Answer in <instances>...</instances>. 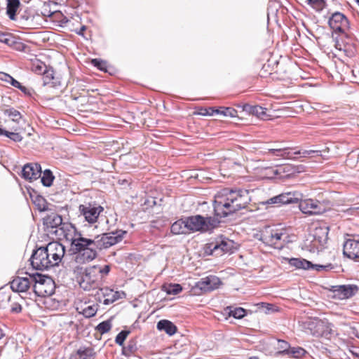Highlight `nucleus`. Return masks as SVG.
I'll list each match as a JSON object with an SVG mask.
<instances>
[{"instance_id": "obj_32", "label": "nucleus", "mask_w": 359, "mask_h": 359, "mask_svg": "<svg viewBox=\"0 0 359 359\" xmlns=\"http://www.w3.org/2000/svg\"><path fill=\"white\" fill-rule=\"evenodd\" d=\"M328 230L327 227L316 229L314 238L315 240H317L318 238V241L321 245H323L327 240Z\"/></svg>"}, {"instance_id": "obj_38", "label": "nucleus", "mask_w": 359, "mask_h": 359, "mask_svg": "<svg viewBox=\"0 0 359 359\" xmlns=\"http://www.w3.org/2000/svg\"><path fill=\"white\" fill-rule=\"evenodd\" d=\"M54 176L52 172L47 169L45 170L41 177V182L45 187H50L53 184Z\"/></svg>"}, {"instance_id": "obj_61", "label": "nucleus", "mask_w": 359, "mask_h": 359, "mask_svg": "<svg viewBox=\"0 0 359 359\" xmlns=\"http://www.w3.org/2000/svg\"><path fill=\"white\" fill-rule=\"evenodd\" d=\"M5 336V334L1 328H0V340Z\"/></svg>"}, {"instance_id": "obj_34", "label": "nucleus", "mask_w": 359, "mask_h": 359, "mask_svg": "<svg viewBox=\"0 0 359 359\" xmlns=\"http://www.w3.org/2000/svg\"><path fill=\"white\" fill-rule=\"evenodd\" d=\"M250 113L261 119H266L268 117L266 109L258 105L251 107Z\"/></svg>"}, {"instance_id": "obj_11", "label": "nucleus", "mask_w": 359, "mask_h": 359, "mask_svg": "<svg viewBox=\"0 0 359 359\" xmlns=\"http://www.w3.org/2000/svg\"><path fill=\"white\" fill-rule=\"evenodd\" d=\"M51 232L55 233L60 239L64 238L70 242L71 247L74 245V241L82 235L76 231L74 226L67 222H64L61 227L52 230Z\"/></svg>"}, {"instance_id": "obj_13", "label": "nucleus", "mask_w": 359, "mask_h": 359, "mask_svg": "<svg viewBox=\"0 0 359 359\" xmlns=\"http://www.w3.org/2000/svg\"><path fill=\"white\" fill-rule=\"evenodd\" d=\"M234 242L227 238H221L215 243L209 244L210 254L215 256H220L224 253L231 252L234 248Z\"/></svg>"}, {"instance_id": "obj_63", "label": "nucleus", "mask_w": 359, "mask_h": 359, "mask_svg": "<svg viewBox=\"0 0 359 359\" xmlns=\"http://www.w3.org/2000/svg\"><path fill=\"white\" fill-rule=\"evenodd\" d=\"M248 359H259V358H257V357H250Z\"/></svg>"}, {"instance_id": "obj_31", "label": "nucleus", "mask_w": 359, "mask_h": 359, "mask_svg": "<svg viewBox=\"0 0 359 359\" xmlns=\"http://www.w3.org/2000/svg\"><path fill=\"white\" fill-rule=\"evenodd\" d=\"M31 198L33 203L40 212L48 210V203L43 196L39 195H31Z\"/></svg>"}, {"instance_id": "obj_14", "label": "nucleus", "mask_w": 359, "mask_h": 359, "mask_svg": "<svg viewBox=\"0 0 359 359\" xmlns=\"http://www.w3.org/2000/svg\"><path fill=\"white\" fill-rule=\"evenodd\" d=\"M31 264L36 270H45L53 267L51 262L46 257L43 247L34 251L31 258Z\"/></svg>"}, {"instance_id": "obj_16", "label": "nucleus", "mask_w": 359, "mask_h": 359, "mask_svg": "<svg viewBox=\"0 0 359 359\" xmlns=\"http://www.w3.org/2000/svg\"><path fill=\"white\" fill-rule=\"evenodd\" d=\"M343 254L350 259L359 261V240L348 238L343 244Z\"/></svg>"}, {"instance_id": "obj_41", "label": "nucleus", "mask_w": 359, "mask_h": 359, "mask_svg": "<svg viewBox=\"0 0 359 359\" xmlns=\"http://www.w3.org/2000/svg\"><path fill=\"white\" fill-rule=\"evenodd\" d=\"M306 353V351L302 347H290L289 351L287 353V355L292 356L293 358H299L304 356Z\"/></svg>"}, {"instance_id": "obj_30", "label": "nucleus", "mask_w": 359, "mask_h": 359, "mask_svg": "<svg viewBox=\"0 0 359 359\" xmlns=\"http://www.w3.org/2000/svg\"><path fill=\"white\" fill-rule=\"evenodd\" d=\"M289 263L291 266L297 269H311L312 263L304 259L292 258L290 259Z\"/></svg>"}, {"instance_id": "obj_43", "label": "nucleus", "mask_w": 359, "mask_h": 359, "mask_svg": "<svg viewBox=\"0 0 359 359\" xmlns=\"http://www.w3.org/2000/svg\"><path fill=\"white\" fill-rule=\"evenodd\" d=\"M290 347V344L286 341L280 339L278 340L277 348L278 349V353L287 355L289 351Z\"/></svg>"}, {"instance_id": "obj_56", "label": "nucleus", "mask_w": 359, "mask_h": 359, "mask_svg": "<svg viewBox=\"0 0 359 359\" xmlns=\"http://www.w3.org/2000/svg\"><path fill=\"white\" fill-rule=\"evenodd\" d=\"M22 311V306L20 304H16L15 306H13L11 308V311L13 313H18L21 312Z\"/></svg>"}, {"instance_id": "obj_35", "label": "nucleus", "mask_w": 359, "mask_h": 359, "mask_svg": "<svg viewBox=\"0 0 359 359\" xmlns=\"http://www.w3.org/2000/svg\"><path fill=\"white\" fill-rule=\"evenodd\" d=\"M216 114H221L226 117H236L237 111L231 107H220L215 109Z\"/></svg>"}, {"instance_id": "obj_47", "label": "nucleus", "mask_w": 359, "mask_h": 359, "mask_svg": "<svg viewBox=\"0 0 359 359\" xmlns=\"http://www.w3.org/2000/svg\"><path fill=\"white\" fill-rule=\"evenodd\" d=\"M182 290V287L179 284H173V285H169L166 289L165 291L168 294H177L180 293Z\"/></svg>"}, {"instance_id": "obj_2", "label": "nucleus", "mask_w": 359, "mask_h": 359, "mask_svg": "<svg viewBox=\"0 0 359 359\" xmlns=\"http://www.w3.org/2000/svg\"><path fill=\"white\" fill-rule=\"evenodd\" d=\"M71 249L74 254V261L79 264L92 262L97 257V251L100 250L95 236L93 238H88L82 235L74 241Z\"/></svg>"}, {"instance_id": "obj_54", "label": "nucleus", "mask_w": 359, "mask_h": 359, "mask_svg": "<svg viewBox=\"0 0 359 359\" xmlns=\"http://www.w3.org/2000/svg\"><path fill=\"white\" fill-rule=\"evenodd\" d=\"M9 83L16 88H19L21 87V83L15 80L13 77H11V79L9 81Z\"/></svg>"}, {"instance_id": "obj_4", "label": "nucleus", "mask_w": 359, "mask_h": 359, "mask_svg": "<svg viewBox=\"0 0 359 359\" xmlns=\"http://www.w3.org/2000/svg\"><path fill=\"white\" fill-rule=\"evenodd\" d=\"M80 287L86 291H92L93 293L100 289L102 285V278L94 266L85 270L81 280Z\"/></svg>"}, {"instance_id": "obj_58", "label": "nucleus", "mask_w": 359, "mask_h": 359, "mask_svg": "<svg viewBox=\"0 0 359 359\" xmlns=\"http://www.w3.org/2000/svg\"><path fill=\"white\" fill-rule=\"evenodd\" d=\"M272 168H269L267 169H266V175L267 176L268 178H270V179H275V177H272L271 176H273V172L271 171H269L270 169H271Z\"/></svg>"}, {"instance_id": "obj_3", "label": "nucleus", "mask_w": 359, "mask_h": 359, "mask_svg": "<svg viewBox=\"0 0 359 359\" xmlns=\"http://www.w3.org/2000/svg\"><path fill=\"white\" fill-rule=\"evenodd\" d=\"M31 279L34 282V292L37 296L46 297L54 294L55 285L51 278L36 273L32 275Z\"/></svg>"}, {"instance_id": "obj_64", "label": "nucleus", "mask_w": 359, "mask_h": 359, "mask_svg": "<svg viewBox=\"0 0 359 359\" xmlns=\"http://www.w3.org/2000/svg\"><path fill=\"white\" fill-rule=\"evenodd\" d=\"M357 4L359 6V0H355Z\"/></svg>"}, {"instance_id": "obj_19", "label": "nucleus", "mask_w": 359, "mask_h": 359, "mask_svg": "<svg viewBox=\"0 0 359 359\" xmlns=\"http://www.w3.org/2000/svg\"><path fill=\"white\" fill-rule=\"evenodd\" d=\"M220 279L215 276H209L199 280L196 287L203 292H210L217 289L221 285Z\"/></svg>"}, {"instance_id": "obj_24", "label": "nucleus", "mask_w": 359, "mask_h": 359, "mask_svg": "<svg viewBox=\"0 0 359 359\" xmlns=\"http://www.w3.org/2000/svg\"><path fill=\"white\" fill-rule=\"evenodd\" d=\"M308 329L313 336H322L324 332V323L320 320L314 319L309 323Z\"/></svg>"}, {"instance_id": "obj_9", "label": "nucleus", "mask_w": 359, "mask_h": 359, "mask_svg": "<svg viewBox=\"0 0 359 359\" xmlns=\"http://www.w3.org/2000/svg\"><path fill=\"white\" fill-rule=\"evenodd\" d=\"M330 27L336 33H345L349 29V20L341 12H334L328 19Z\"/></svg>"}, {"instance_id": "obj_23", "label": "nucleus", "mask_w": 359, "mask_h": 359, "mask_svg": "<svg viewBox=\"0 0 359 359\" xmlns=\"http://www.w3.org/2000/svg\"><path fill=\"white\" fill-rule=\"evenodd\" d=\"M95 355L94 351L90 347H81L75 353H72L69 359H92Z\"/></svg>"}, {"instance_id": "obj_50", "label": "nucleus", "mask_w": 359, "mask_h": 359, "mask_svg": "<svg viewBox=\"0 0 359 359\" xmlns=\"http://www.w3.org/2000/svg\"><path fill=\"white\" fill-rule=\"evenodd\" d=\"M110 266L109 265H104L102 267H97V271L100 275V277L102 278L103 275H107L109 272L110 271Z\"/></svg>"}, {"instance_id": "obj_46", "label": "nucleus", "mask_w": 359, "mask_h": 359, "mask_svg": "<svg viewBox=\"0 0 359 359\" xmlns=\"http://www.w3.org/2000/svg\"><path fill=\"white\" fill-rule=\"evenodd\" d=\"M97 311L96 305L88 306L83 310V315L86 318H90L94 316Z\"/></svg>"}, {"instance_id": "obj_20", "label": "nucleus", "mask_w": 359, "mask_h": 359, "mask_svg": "<svg viewBox=\"0 0 359 359\" xmlns=\"http://www.w3.org/2000/svg\"><path fill=\"white\" fill-rule=\"evenodd\" d=\"M41 175V168L39 163H27L22 170V177L26 180H37Z\"/></svg>"}, {"instance_id": "obj_25", "label": "nucleus", "mask_w": 359, "mask_h": 359, "mask_svg": "<svg viewBox=\"0 0 359 359\" xmlns=\"http://www.w3.org/2000/svg\"><path fill=\"white\" fill-rule=\"evenodd\" d=\"M156 327L160 331H164L167 334L172 336L177 332V327L170 320H161L158 322Z\"/></svg>"}, {"instance_id": "obj_53", "label": "nucleus", "mask_w": 359, "mask_h": 359, "mask_svg": "<svg viewBox=\"0 0 359 359\" xmlns=\"http://www.w3.org/2000/svg\"><path fill=\"white\" fill-rule=\"evenodd\" d=\"M11 41V38L7 34L0 32V42L10 45Z\"/></svg>"}, {"instance_id": "obj_60", "label": "nucleus", "mask_w": 359, "mask_h": 359, "mask_svg": "<svg viewBox=\"0 0 359 359\" xmlns=\"http://www.w3.org/2000/svg\"><path fill=\"white\" fill-rule=\"evenodd\" d=\"M353 75L356 77L358 75L359 76V69H354L352 70Z\"/></svg>"}, {"instance_id": "obj_22", "label": "nucleus", "mask_w": 359, "mask_h": 359, "mask_svg": "<svg viewBox=\"0 0 359 359\" xmlns=\"http://www.w3.org/2000/svg\"><path fill=\"white\" fill-rule=\"evenodd\" d=\"M43 86H50V87L56 88L60 86V81L54 76V71L51 67L42 74Z\"/></svg>"}, {"instance_id": "obj_6", "label": "nucleus", "mask_w": 359, "mask_h": 359, "mask_svg": "<svg viewBox=\"0 0 359 359\" xmlns=\"http://www.w3.org/2000/svg\"><path fill=\"white\" fill-rule=\"evenodd\" d=\"M43 248L52 266H57L65 255V246L58 242H50Z\"/></svg>"}, {"instance_id": "obj_55", "label": "nucleus", "mask_w": 359, "mask_h": 359, "mask_svg": "<svg viewBox=\"0 0 359 359\" xmlns=\"http://www.w3.org/2000/svg\"><path fill=\"white\" fill-rule=\"evenodd\" d=\"M11 76L6 73H1L0 79L7 83H9V81L11 79Z\"/></svg>"}, {"instance_id": "obj_40", "label": "nucleus", "mask_w": 359, "mask_h": 359, "mask_svg": "<svg viewBox=\"0 0 359 359\" xmlns=\"http://www.w3.org/2000/svg\"><path fill=\"white\" fill-rule=\"evenodd\" d=\"M48 67L45 63L41 61H36L32 64V71L38 74H43L47 69Z\"/></svg>"}, {"instance_id": "obj_62", "label": "nucleus", "mask_w": 359, "mask_h": 359, "mask_svg": "<svg viewBox=\"0 0 359 359\" xmlns=\"http://www.w3.org/2000/svg\"><path fill=\"white\" fill-rule=\"evenodd\" d=\"M20 18H21L22 19H24V20H28V17H27V16H26V15H20Z\"/></svg>"}, {"instance_id": "obj_29", "label": "nucleus", "mask_w": 359, "mask_h": 359, "mask_svg": "<svg viewBox=\"0 0 359 359\" xmlns=\"http://www.w3.org/2000/svg\"><path fill=\"white\" fill-rule=\"evenodd\" d=\"M290 147H284V148H271L269 149V152L271 153L273 155L280 157L282 158L287 159H295V157H293L290 152L288 151L289 149H291Z\"/></svg>"}, {"instance_id": "obj_44", "label": "nucleus", "mask_w": 359, "mask_h": 359, "mask_svg": "<svg viewBox=\"0 0 359 359\" xmlns=\"http://www.w3.org/2000/svg\"><path fill=\"white\" fill-rule=\"evenodd\" d=\"M111 328V323L109 320L103 321L97 326V330L102 334L108 332Z\"/></svg>"}, {"instance_id": "obj_26", "label": "nucleus", "mask_w": 359, "mask_h": 359, "mask_svg": "<svg viewBox=\"0 0 359 359\" xmlns=\"http://www.w3.org/2000/svg\"><path fill=\"white\" fill-rule=\"evenodd\" d=\"M187 224L185 219H181L175 222L170 228V231L173 234H187L188 233Z\"/></svg>"}, {"instance_id": "obj_10", "label": "nucleus", "mask_w": 359, "mask_h": 359, "mask_svg": "<svg viewBox=\"0 0 359 359\" xmlns=\"http://www.w3.org/2000/svg\"><path fill=\"white\" fill-rule=\"evenodd\" d=\"M283 236L284 233L278 232L277 230L266 229L262 233L261 240L266 245L276 249H281L285 245V241L283 239Z\"/></svg>"}, {"instance_id": "obj_37", "label": "nucleus", "mask_w": 359, "mask_h": 359, "mask_svg": "<svg viewBox=\"0 0 359 359\" xmlns=\"http://www.w3.org/2000/svg\"><path fill=\"white\" fill-rule=\"evenodd\" d=\"M226 309L229 310V315L230 316H233V318L237 319H241L243 318L246 314L245 310L241 307L233 309L232 307L229 306L227 307Z\"/></svg>"}, {"instance_id": "obj_17", "label": "nucleus", "mask_w": 359, "mask_h": 359, "mask_svg": "<svg viewBox=\"0 0 359 359\" xmlns=\"http://www.w3.org/2000/svg\"><path fill=\"white\" fill-rule=\"evenodd\" d=\"M359 288L355 285H342L333 287L334 297L339 299H346L355 294Z\"/></svg>"}, {"instance_id": "obj_57", "label": "nucleus", "mask_w": 359, "mask_h": 359, "mask_svg": "<svg viewBox=\"0 0 359 359\" xmlns=\"http://www.w3.org/2000/svg\"><path fill=\"white\" fill-rule=\"evenodd\" d=\"M18 89L20 90L25 94L30 95L29 90L22 85H21V87L19 88Z\"/></svg>"}, {"instance_id": "obj_8", "label": "nucleus", "mask_w": 359, "mask_h": 359, "mask_svg": "<svg viewBox=\"0 0 359 359\" xmlns=\"http://www.w3.org/2000/svg\"><path fill=\"white\" fill-rule=\"evenodd\" d=\"M95 299L99 302L108 305L115 301L122 299L125 296L123 292L114 291L109 287H100L95 293H92Z\"/></svg>"}, {"instance_id": "obj_33", "label": "nucleus", "mask_w": 359, "mask_h": 359, "mask_svg": "<svg viewBox=\"0 0 359 359\" xmlns=\"http://www.w3.org/2000/svg\"><path fill=\"white\" fill-rule=\"evenodd\" d=\"M346 163L350 166L359 168V151H352L348 154Z\"/></svg>"}, {"instance_id": "obj_28", "label": "nucleus", "mask_w": 359, "mask_h": 359, "mask_svg": "<svg viewBox=\"0 0 359 359\" xmlns=\"http://www.w3.org/2000/svg\"><path fill=\"white\" fill-rule=\"evenodd\" d=\"M20 5V2L19 0H7L6 13L11 20H15V13Z\"/></svg>"}, {"instance_id": "obj_15", "label": "nucleus", "mask_w": 359, "mask_h": 359, "mask_svg": "<svg viewBox=\"0 0 359 359\" xmlns=\"http://www.w3.org/2000/svg\"><path fill=\"white\" fill-rule=\"evenodd\" d=\"M300 210L307 215H320L325 211L324 205L318 201L311 198L299 200Z\"/></svg>"}, {"instance_id": "obj_48", "label": "nucleus", "mask_w": 359, "mask_h": 359, "mask_svg": "<svg viewBox=\"0 0 359 359\" xmlns=\"http://www.w3.org/2000/svg\"><path fill=\"white\" fill-rule=\"evenodd\" d=\"M215 109L212 107H209V108L201 107L198 109L197 114L202 115V116H212L215 114Z\"/></svg>"}, {"instance_id": "obj_39", "label": "nucleus", "mask_w": 359, "mask_h": 359, "mask_svg": "<svg viewBox=\"0 0 359 359\" xmlns=\"http://www.w3.org/2000/svg\"><path fill=\"white\" fill-rule=\"evenodd\" d=\"M327 0H306V3L318 11H321L325 6Z\"/></svg>"}, {"instance_id": "obj_59", "label": "nucleus", "mask_w": 359, "mask_h": 359, "mask_svg": "<svg viewBox=\"0 0 359 359\" xmlns=\"http://www.w3.org/2000/svg\"><path fill=\"white\" fill-rule=\"evenodd\" d=\"M86 26H81L78 31H76V33L79 35H83V32L86 30Z\"/></svg>"}, {"instance_id": "obj_5", "label": "nucleus", "mask_w": 359, "mask_h": 359, "mask_svg": "<svg viewBox=\"0 0 359 359\" xmlns=\"http://www.w3.org/2000/svg\"><path fill=\"white\" fill-rule=\"evenodd\" d=\"M302 198H303V194L302 193L299 191H289L273 196L262 202V203L264 205H276L280 206L282 205L298 203Z\"/></svg>"}, {"instance_id": "obj_1", "label": "nucleus", "mask_w": 359, "mask_h": 359, "mask_svg": "<svg viewBox=\"0 0 359 359\" xmlns=\"http://www.w3.org/2000/svg\"><path fill=\"white\" fill-rule=\"evenodd\" d=\"M251 201L246 189H223L215 196L214 212L215 217H203L197 215L186 217L188 233L194 231L207 232L218 226L220 218L226 217L245 208Z\"/></svg>"}, {"instance_id": "obj_52", "label": "nucleus", "mask_w": 359, "mask_h": 359, "mask_svg": "<svg viewBox=\"0 0 359 359\" xmlns=\"http://www.w3.org/2000/svg\"><path fill=\"white\" fill-rule=\"evenodd\" d=\"M92 64L95 67H97L100 70H104V69L105 63L103 61H102V60H100L98 59H93L92 60Z\"/></svg>"}, {"instance_id": "obj_27", "label": "nucleus", "mask_w": 359, "mask_h": 359, "mask_svg": "<svg viewBox=\"0 0 359 359\" xmlns=\"http://www.w3.org/2000/svg\"><path fill=\"white\" fill-rule=\"evenodd\" d=\"M63 224L64 222H62V217L57 214L52 213L46 219V224L47 225V227H50L52 229H57L59 227H61Z\"/></svg>"}, {"instance_id": "obj_18", "label": "nucleus", "mask_w": 359, "mask_h": 359, "mask_svg": "<svg viewBox=\"0 0 359 359\" xmlns=\"http://www.w3.org/2000/svg\"><path fill=\"white\" fill-rule=\"evenodd\" d=\"M273 172L272 177L285 180L291 177L296 172V168L291 164H285L274 167L269 170Z\"/></svg>"}, {"instance_id": "obj_7", "label": "nucleus", "mask_w": 359, "mask_h": 359, "mask_svg": "<svg viewBox=\"0 0 359 359\" xmlns=\"http://www.w3.org/2000/svg\"><path fill=\"white\" fill-rule=\"evenodd\" d=\"M125 234H126V231L117 230L96 236L95 238L99 244L100 250L109 248L118 243L123 239Z\"/></svg>"}, {"instance_id": "obj_42", "label": "nucleus", "mask_w": 359, "mask_h": 359, "mask_svg": "<svg viewBox=\"0 0 359 359\" xmlns=\"http://www.w3.org/2000/svg\"><path fill=\"white\" fill-rule=\"evenodd\" d=\"M2 132L3 133L0 134V135H5L15 142H21L22 140V136L18 133L8 132L4 129H2Z\"/></svg>"}, {"instance_id": "obj_21", "label": "nucleus", "mask_w": 359, "mask_h": 359, "mask_svg": "<svg viewBox=\"0 0 359 359\" xmlns=\"http://www.w3.org/2000/svg\"><path fill=\"white\" fill-rule=\"evenodd\" d=\"M32 275L27 277H17L11 283V288L13 292H24L30 287L31 283H34L31 279Z\"/></svg>"}, {"instance_id": "obj_49", "label": "nucleus", "mask_w": 359, "mask_h": 359, "mask_svg": "<svg viewBox=\"0 0 359 359\" xmlns=\"http://www.w3.org/2000/svg\"><path fill=\"white\" fill-rule=\"evenodd\" d=\"M319 153H320V151H317V150H304V151L299 150V151H294V154H295V155L301 154L302 157H307L308 156H309L311 154H318Z\"/></svg>"}, {"instance_id": "obj_12", "label": "nucleus", "mask_w": 359, "mask_h": 359, "mask_svg": "<svg viewBox=\"0 0 359 359\" xmlns=\"http://www.w3.org/2000/svg\"><path fill=\"white\" fill-rule=\"evenodd\" d=\"M103 210L101 205L92 203L81 204L79 207L80 215H83L85 220L90 224L97 222L99 215Z\"/></svg>"}, {"instance_id": "obj_51", "label": "nucleus", "mask_w": 359, "mask_h": 359, "mask_svg": "<svg viewBox=\"0 0 359 359\" xmlns=\"http://www.w3.org/2000/svg\"><path fill=\"white\" fill-rule=\"evenodd\" d=\"M331 264L327 265H319V264H312V266H311V269H314L316 271H320V270H328L332 269Z\"/></svg>"}, {"instance_id": "obj_36", "label": "nucleus", "mask_w": 359, "mask_h": 359, "mask_svg": "<svg viewBox=\"0 0 359 359\" xmlns=\"http://www.w3.org/2000/svg\"><path fill=\"white\" fill-rule=\"evenodd\" d=\"M4 114L6 116H9L13 121L19 123L20 120L22 118V115L18 110L14 108H8L4 111Z\"/></svg>"}, {"instance_id": "obj_45", "label": "nucleus", "mask_w": 359, "mask_h": 359, "mask_svg": "<svg viewBox=\"0 0 359 359\" xmlns=\"http://www.w3.org/2000/svg\"><path fill=\"white\" fill-rule=\"evenodd\" d=\"M130 333V331L129 330H122L116 335L115 342L119 346H123L124 341Z\"/></svg>"}]
</instances>
